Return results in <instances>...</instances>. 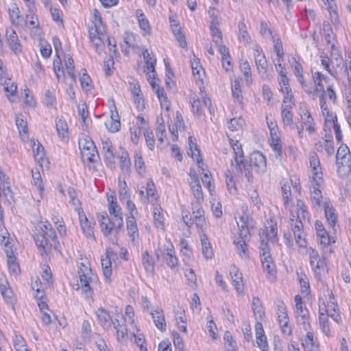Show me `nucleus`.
Returning a JSON list of instances; mask_svg holds the SVG:
<instances>
[{
  "label": "nucleus",
  "instance_id": "41",
  "mask_svg": "<svg viewBox=\"0 0 351 351\" xmlns=\"http://www.w3.org/2000/svg\"><path fill=\"white\" fill-rule=\"evenodd\" d=\"M136 36L132 32H125L124 34V43L126 45V48H124V46H122V51L124 53H128V48L132 47L136 48L138 47V42L136 40Z\"/></svg>",
  "mask_w": 351,
  "mask_h": 351
},
{
  "label": "nucleus",
  "instance_id": "21",
  "mask_svg": "<svg viewBox=\"0 0 351 351\" xmlns=\"http://www.w3.org/2000/svg\"><path fill=\"white\" fill-rule=\"evenodd\" d=\"M0 81L3 86L5 92L7 93V97L9 101L10 102H14V99H12V97H14L16 93V84L12 82L11 79L8 77L7 74H5V75L0 76Z\"/></svg>",
  "mask_w": 351,
  "mask_h": 351
},
{
  "label": "nucleus",
  "instance_id": "38",
  "mask_svg": "<svg viewBox=\"0 0 351 351\" xmlns=\"http://www.w3.org/2000/svg\"><path fill=\"white\" fill-rule=\"evenodd\" d=\"M118 193L119 200L123 204L125 203V201L131 198L130 190L125 180H121L120 178H119L118 182Z\"/></svg>",
  "mask_w": 351,
  "mask_h": 351
},
{
  "label": "nucleus",
  "instance_id": "46",
  "mask_svg": "<svg viewBox=\"0 0 351 351\" xmlns=\"http://www.w3.org/2000/svg\"><path fill=\"white\" fill-rule=\"evenodd\" d=\"M142 264L147 273L154 274V261L148 251H145L142 253Z\"/></svg>",
  "mask_w": 351,
  "mask_h": 351
},
{
  "label": "nucleus",
  "instance_id": "24",
  "mask_svg": "<svg viewBox=\"0 0 351 351\" xmlns=\"http://www.w3.org/2000/svg\"><path fill=\"white\" fill-rule=\"evenodd\" d=\"M204 214V211L198 202L192 204V215L195 219L196 226L200 229H202L206 224Z\"/></svg>",
  "mask_w": 351,
  "mask_h": 351
},
{
  "label": "nucleus",
  "instance_id": "27",
  "mask_svg": "<svg viewBox=\"0 0 351 351\" xmlns=\"http://www.w3.org/2000/svg\"><path fill=\"white\" fill-rule=\"evenodd\" d=\"M289 62L298 82L302 87H304L305 80L303 76V69L301 64L296 60L295 57L289 58Z\"/></svg>",
  "mask_w": 351,
  "mask_h": 351
},
{
  "label": "nucleus",
  "instance_id": "18",
  "mask_svg": "<svg viewBox=\"0 0 351 351\" xmlns=\"http://www.w3.org/2000/svg\"><path fill=\"white\" fill-rule=\"evenodd\" d=\"M164 248L167 265L171 269L177 268L178 267V260L176 256L172 243L169 240H167V243L164 245Z\"/></svg>",
  "mask_w": 351,
  "mask_h": 351
},
{
  "label": "nucleus",
  "instance_id": "15",
  "mask_svg": "<svg viewBox=\"0 0 351 351\" xmlns=\"http://www.w3.org/2000/svg\"><path fill=\"white\" fill-rule=\"evenodd\" d=\"M6 40L11 51L16 55L22 52V46L16 32L12 29H7Z\"/></svg>",
  "mask_w": 351,
  "mask_h": 351
},
{
  "label": "nucleus",
  "instance_id": "63",
  "mask_svg": "<svg viewBox=\"0 0 351 351\" xmlns=\"http://www.w3.org/2000/svg\"><path fill=\"white\" fill-rule=\"evenodd\" d=\"M16 257L10 256L8 259H7L8 267L9 271L11 274L17 276L20 274V268L19 263L16 261Z\"/></svg>",
  "mask_w": 351,
  "mask_h": 351
},
{
  "label": "nucleus",
  "instance_id": "61",
  "mask_svg": "<svg viewBox=\"0 0 351 351\" xmlns=\"http://www.w3.org/2000/svg\"><path fill=\"white\" fill-rule=\"evenodd\" d=\"M218 25H210V30L213 38V42L215 45L222 43V34L221 31L217 28Z\"/></svg>",
  "mask_w": 351,
  "mask_h": 351
},
{
  "label": "nucleus",
  "instance_id": "14",
  "mask_svg": "<svg viewBox=\"0 0 351 351\" xmlns=\"http://www.w3.org/2000/svg\"><path fill=\"white\" fill-rule=\"evenodd\" d=\"M319 105L322 116L324 118L326 126L330 129V125H334V123L337 121V117L330 110L326 105V99L324 98V96H319Z\"/></svg>",
  "mask_w": 351,
  "mask_h": 351
},
{
  "label": "nucleus",
  "instance_id": "34",
  "mask_svg": "<svg viewBox=\"0 0 351 351\" xmlns=\"http://www.w3.org/2000/svg\"><path fill=\"white\" fill-rule=\"evenodd\" d=\"M241 80L239 77H235L232 80L231 82V90L232 97L234 102H237L239 104H243V96L241 86Z\"/></svg>",
  "mask_w": 351,
  "mask_h": 351
},
{
  "label": "nucleus",
  "instance_id": "23",
  "mask_svg": "<svg viewBox=\"0 0 351 351\" xmlns=\"http://www.w3.org/2000/svg\"><path fill=\"white\" fill-rule=\"evenodd\" d=\"M191 176V182H190V186L191 189L192 191L193 195L194 197L196 199L197 202L198 203H200L201 202H203L204 200V195L203 192L202 190V186L199 183V179L197 176L194 174H190Z\"/></svg>",
  "mask_w": 351,
  "mask_h": 351
},
{
  "label": "nucleus",
  "instance_id": "54",
  "mask_svg": "<svg viewBox=\"0 0 351 351\" xmlns=\"http://www.w3.org/2000/svg\"><path fill=\"white\" fill-rule=\"evenodd\" d=\"M64 64L67 71L68 75L73 81L76 80V75L75 73V65L73 58L69 56H64Z\"/></svg>",
  "mask_w": 351,
  "mask_h": 351
},
{
  "label": "nucleus",
  "instance_id": "30",
  "mask_svg": "<svg viewBox=\"0 0 351 351\" xmlns=\"http://www.w3.org/2000/svg\"><path fill=\"white\" fill-rule=\"evenodd\" d=\"M256 343L258 347L262 351H268L269 346L267 341V338L264 334V330L261 323H257L256 324Z\"/></svg>",
  "mask_w": 351,
  "mask_h": 351
},
{
  "label": "nucleus",
  "instance_id": "5",
  "mask_svg": "<svg viewBox=\"0 0 351 351\" xmlns=\"http://www.w3.org/2000/svg\"><path fill=\"white\" fill-rule=\"evenodd\" d=\"M98 221L102 233L106 237H110L112 233L118 234L123 226L117 225V220L110 218L106 213H102L98 216Z\"/></svg>",
  "mask_w": 351,
  "mask_h": 351
},
{
  "label": "nucleus",
  "instance_id": "10",
  "mask_svg": "<svg viewBox=\"0 0 351 351\" xmlns=\"http://www.w3.org/2000/svg\"><path fill=\"white\" fill-rule=\"evenodd\" d=\"M117 258V254L110 247L106 250V256L101 260L103 274L105 280L110 282L112 275L111 260Z\"/></svg>",
  "mask_w": 351,
  "mask_h": 351
},
{
  "label": "nucleus",
  "instance_id": "4",
  "mask_svg": "<svg viewBox=\"0 0 351 351\" xmlns=\"http://www.w3.org/2000/svg\"><path fill=\"white\" fill-rule=\"evenodd\" d=\"M259 248L263 270L267 272L269 279L273 281L276 278V266L271 258L269 245L261 239Z\"/></svg>",
  "mask_w": 351,
  "mask_h": 351
},
{
  "label": "nucleus",
  "instance_id": "31",
  "mask_svg": "<svg viewBox=\"0 0 351 351\" xmlns=\"http://www.w3.org/2000/svg\"><path fill=\"white\" fill-rule=\"evenodd\" d=\"M270 136V145L276 152V157H280L282 155V145L278 128H273V129H271Z\"/></svg>",
  "mask_w": 351,
  "mask_h": 351
},
{
  "label": "nucleus",
  "instance_id": "11",
  "mask_svg": "<svg viewBox=\"0 0 351 351\" xmlns=\"http://www.w3.org/2000/svg\"><path fill=\"white\" fill-rule=\"evenodd\" d=\"M254 56L258 73L263 77L267 72V61L261 47L255 46L254 48Z\"/></svg>",
  "mask_w": 351,
  "mask_h": 351
},
{
  "label": "nucleus",
  "instance_id": "42",
  "mask_svg": "<svg viewBox=\"0 0 351 351\" xmlns=\"http://www.w3.org/2000/svg\"><path fill=\"white\" fill-rule=\"evenodd\" d=\"M56 128L60 138L63 139L68 137V125L62 117L56 118Z\"/></svg>",
  "mask_w": 351,
  "mask_h": 351
},
{
  "label": "nucleus",
  "instance_id": "16",
  "mask_svg": "<svg viewBox=\"0 0 351 351\" xmlns=\"http://www.w3.org/2000/svg\"><path fill=\"white\" fill-rule=\"evenodd\" d=\"M237 225L239 230V237L243 239H248L250 236V229L253 227L252 219L245 214L239 217L237 221Z\"/></svg>",
  "mask_w": 351,
  "mask_h": 351
},
{
  "label": "nucleus",
  "instance_id": "37",
  "mask_svg": "<svg viewBox=\"0 0 351 351\" xmlns=\"http://www.w3.org/2000/svg\"><path fill=\"white\" fill-rule=\"evenodd\" d=\"M324 212L325 217L328 221L329 226H330L334 230L337 222V217L335 214V209L329 202H326L324 204Z\"/></svg>",
  "mask_w": 351,
  "mask_h": 351
},
{
  "label": "nucleus",
  "instance_id": "45",
  "mask_svg": "<svg viewBox=\"0 0 351 351\" xmlns=\"http://www.w3.org/2000/svg\"><path fill=\"white\" fill-rule=\"evenodd\" d=\"M317 242L326 247V250H328L329 253H332V250L330 247H328V245L331 243H334L335 241L329 236L327 231L323 230L319 233H317Z\"/></svg>",
  "mask_w": 351,
  "mask_h": 351
},
{
  "label": "nucleus",
  "instance_id": "62",
  "mask_svg": "<svg viewBox=\"0 0 351 351\" xmlns=\"http://www.w3.org/2000/svg\"><path fill=\"white\" fill-rule=\"evenodd\" d=\"M157 122H158V125L156 130V136L158 138V140L160 143H162L164 141V138L166 136V130H165V126L164 124L163 119L162 117L158 118Z\"/></svg>",
  "mask_w": 351,
  "mask_h": 351
},
{
  "label": "nucleus",
  "instance_id": "9",
  "mask_svg": "<svg viewBox=\"0 0 351 351\" xmlns=\"http://www.w3.org/2000/svg\"><path fill=\"white\" fill-rule=\"evenodd\" d=\"M310 167L311 168L312 180L316 184H323V173L320 167V162L315 153H312L309 156Z\"/></svg>",
  "mask_w": 351,
  "mask_h": 351
},
{
  "label": "nucleus",
  "instance_id": "56",
  "mask_svg": "<svg viewBox=\"0 0 351 351\" xmlns=\"http://www.w3.org/2000/svg\"><path fill=\"white\" fill-rule=\"evenodd\" d=\"M134 166L136 172L141 176H143L145 173V165L143 157L139 153H136L134 155Z\"/></svg>",
  "mask_w": 351,
  "mask_h": 351
},
{
  "label": "nucleus",
  "instance_id": "49",
  "mask_svg": "<svg viewBox=\"0 0 351 351\" xmlns=\"http://www.w3.org/2000/svg\"><path fill=\"white\" fill-rule=\"evenodd\" d=\"M322 184H316L315 182L311 180V198L313 200V203L316 205L319 206L321 202V199L322 198V193L319 189V187L321 186Z\"/></svg>",
  "mask_w": 351,
  "mask_h": 351
},
{
  "label": "nucleus",
  "instance_id": "2",
  "mask_svg": "<svg viewBox=\"0 0 351 351\" xmlns=\"http://www.w3.org/2000/svg\"><path fill=\"white\" fill-rule=\"evenodd\" d=\"M230 143L234 152V160L231 161L232 171L237 173H244L249 182H252L253 176L252 173V167L247 164L243 155L241 145L238 141L230 138Z\"/></svg>",
  "mask_w": 351,
  "mask_h": 351
},
{
  "label": "nucleus",
  "instance_id": "51",
  "mask_svg": "<svg viewBox=\"0 0 351 351\" xmlns=\"http://www.w3.org/2000/svg\"><path fill=\"white\" fill-rule=\"evenodd\" d=\"M120 167L123 172L129 174L131 171V162L129 154L126 151L121 152L120 156Z\"/></svg>",
  "mask_w": 351,
  "mask_h": 351
},
{
  "label": "nucleus",
  "instance_id": "22",
  "mask_svg": "<svg viewBox=\"0 0 351 351\" xmlns=\"http://www.w3.org/2000/svg\"><path fill=\"white\" fill-rule=\"evenodd\" d=\"M233 285L239 294H243L244 291V285L243 282V275L239 269L236 267H232L230 269Z\"/></svg>",
  "mask_w": 351,
  "mask_h": 351
},
{
  "label": "nucleus",
  "instance_id": "26",
  "mask_svg": "<svg viewBox=\"0 0 351 351\" xmlns=\"http://www.w3.org/2000/svg\"><path fill=\"white\" fill-rule=\"evenodd\" d=\"M277 232L276 224L271 223L269 226L266 228V232L263 230L262 232H259L260 240L263 239L267 243L268 241L272 243H276L278 241Z\"/></svg>",
  "mask_w": 351,
  "mask_h": 351
},
{
  "label": "nucleus",
  "instance_id": "7",
  "mask_svg": "<svg viewBox=\"0 0 351 351\" xmlns=\"http://www.w3.org/2000/svg\"><path fill=\"white\" fill-rule=\"evenodd\" d=\"M276 306L278 321L282 332L286 336H290L292 330L289 324L286 305L282 301H279Z\"/></svg>",
  "mask_w": 351,
  "mask_h": 351
},
{
  "label": "nucleus",
  "instance_id": "33",
  "mask_svg": "<svg viewBox=\"0 0 351 351\" xmlns=\"http://www.w3.org/2000/svg\"><path fill=\"white\" fill-rule=\"evenodd\" d=\"M128 234L132 242L138 238L139 233L135 217H128L126 221Z\"/></svg>",
  "mask_w": 351,
  "mask_h": 351
},
{
  "label": "nucleus",
  "instance_id": "6",
  "mask_svg": "<svg viewBox=\"0 0 351 351\" xmlns=\"http://www.w3.org/2000/svg\"><path fill=\"white\" fill-rule=\"evenodd\" d=\"M83 160L88 162H96L99 158L98 152L91 140L84 139L79 143Z\"/></svg>",
  "mask_w": 351,
  "mask_h": 351
},
{
  "label": "nucleus",
  "instance_id": "13",
  "mask_svg": "<svg viewBox=\"0 0 351 351\" xmlns=\"http://www.w3.org/2000/svg\"><path fill=\"white\" fill-rule=\"evenodd\" d=\"M112 324L116 330L117 339L122 342L128 338V328L126 326V318L122 315H117V317L112 322Z\"/></svg>",
  "mask_w": 351,
  "mask_h": 351
},
{
  "label": "nucleus",
  "instance_id": "53",
  "mask_svg": "<svg viewBox=\"0 0 351 351\" xmlns=\"http://www.w3.org/2000/svg\"><path fill=\"white\" fill-rule=\"evenodd\" d=\"M154 220L155 226L157 228L164 229L165 228V218L162 209L159 206H156L153 211Z\"/></svg>",
  "mask_w": 351,
  "mask_h": 351
},
{
  "label": "nucleus",
  "instance_id": "17",
  "mask_svg": "<svg viewBox=\"0 0 351 351\" xmlns=\"http://www.w3.org/2000/svg\"><path fill=\"white\" fill-rule=\"evenodd\" d=\"M250 162V166L254 167L257 173H262L266 171V158L261 152H254L251 155Z\"/></svg>",
  "mask_w": 351,
  "mask_h": 351
},
{
  "label": "nucleus",
  "instance_id": "19",
  "mask_svg": "<svg viewBox=\"0 0 351 351\" xmlns=\"http://www.w3.org/2000/svg\"><path fill=\"white\" fill-rule=\"evenodd\" d=\"M300 119L302 123L306 126V130L310 133L315 132L313 119L305 105H301L299 108Z\"/></svg>",
  "mask_w": 351,
  "mask_h": 351
},
{
  "label": "nucleus",
  "instance_id": "64",
  "mask_svg": "<svg viewBox=\"0 0 351 351\" xmlns=\"http://www.w3.org/2000/svg\"><path fill=\"white\" fill-rule=\"evenodd\" d=\"M12 342L16 351H20V350L27 348L25 341L23 337L16 333H14L12 338Z\"/></svg>",
  "mask_w": 351,
  "mask_h": 351
},
{
  "label": "nucleus",
  "instance_id": "58",
  "mask_svg": "<svg viewBox=\"0 0 351 351\" xmlns=\"http://www.w3.org/2000/svg\"><path fill=\"white\" fill-rule=\"evenodd\" d=\"M302 346L307 351H316V346L313 339V335L311 332H307L306 335L302 342Z\"/></svg>",
  "mask_w": 351,
  "mask_h": 351
},
{
  "label": "nucleus",
  "instance_id": "55",
  "mask_svg": "<svg viewBox=\"0 0 351 351\" xmlns=\"http://www.w3.org/2000/svg\"><path fill=\"white\" fill-rule=\"evenodd\" d=\"M156 94L160 100L161 108L169 111L170 110L171 104L170 101L168 100L167 97L165 95V90L163 88L158 86L156 90Z\"/></svg>",
  "mask_w": 351,
  "mask_h": 351
},
{
  "label": "nucleus",
  "instance_id": "43",
  "mask_svg": "<svg viewBox=\"0 0 351 351\" xmlns=\"http://www.w3.org/2000/svg\"><path fill=\"white\" fill-rule=\"evenodd\" d=\"M247 239H243L239 237L234 240V243L239 256L242 258L247 259L249 258V254L246 246V240Z\"/></svg>",
  "mask_w": 351,
  "mask_h": 351
},
{
  "label": "nucleus",
  "instance_id": "60",
  "mask_svg": "<svg viewBox=\"0 0 351 351\" xmlns=\"http://www.w3.org/2000/svg\"><path fill=\"white\" fill-rule=\"evenodd\" d=\"M252 308L256 316H258L260 319H262L264 315V311H263V306L260 299L258 297H253L252 302Z\"/></svg>",
  "mask_w": 351,
  "mask_h": 351
},
{
  "label": "nucleus",
  "instance_id": "52",
  "mask_svg": "<svg viewBox=\"0 0 351 351\" xmlns=\"http://www.w3.org/2000/svg\"><path fill=\"white\" fill-rule=\"evenodd\" d=\"M238 38L239 40L245 44L249 43L250 40V36L247 32L246 25L243 21H240L238 23Z\"/></svg>",
  "mask_w": 351,
  "mask_h": 351
},
{
  "label": "nucleus",
  "instance_id": "8",
  "mask_svg": "<svg viewBox=\"0 0 351 351\" xmlns=\"http://www.w3.org/2000/svg\"><path fill=\"white\" fill-rule=\"evenodd\" d=\"M108 208L111 218L117 220V225L123 223V211L121 207L118 204L114 192L107 195Z\"/></svg>",
  "mask_w": 351,
  "mask_h": 351
},
{
  "label": "nucleus",
  "instance_id": "40",
  "mask_svg": "<svg viewBox=\"0 0 351 351\" xmlns=\"http://www.w3.org/2000/svg\"><path fill=\"white\" fill-rule=\"evenodd\" d=\"M16 125L18 128L19 135L22 140L27 141L29 138L28 127L26 120L23 117H17L16 118Z\"/></svg>",
  "mask_w": 351,
  "mask_h": 351
},
{
  "label": "nucleus",
  "instance_id": "47",
  "mask_svg": "<svg viewBox=\"0 0 351 351\" xmlns=\"http://www.w3.org/2000/svg\"><path fill=\"white\" fill-rule=\"evenodd\" d=\"M143 58L146 64V71L147 73H156L155 71V65L156 63V59L152 56H151V54L148 51L147 49H145L143 52Z\"/></svg>",
  "mask_w": 351,
  "mask_h": 351
},
{
  "label": "nucleus",
  "instance_id": "29",
  "mask_svg": "<svg viewBox=\"0 0 351 351\" xmlns=\"http://www.w3.org/2000/svg\"><path fill=\"white\" fill-rule=\"evenodd\" d=\"M296 317L298 322L302 325L305 330H308L310 327L309 314L308 310L303 306L296 307Z\"/></svg>",
  "mask_w": 351,
  "mask_h": 351
},
{
  "label": "nucleus",
  "instance_id": "57",
  "mask_svg": "<svg viewBox=\"0 0 351 351\" xmlns=\"http://www.w3.org/2000/svg\"><path fill=\"white\" fill-rule=\"evenodd\" d=\"M138 21L139 27L143 31V34L144 36L149 35L151 34V27L148 20L143 13L138 16Z\"/></svg>",
  "mask_w": 351,
  "mask_h": 351
},
{
  "label": "nucleus",
  "instance_id": "20",
  "mask_svg": "<svg viewBox=\"0 0 351 351\" xmlns=\"http://www.w3.org/2000/svg\"><path fill=\"white\" fill-rule=\"evenodd\" d=\"M110 120L106 125L109 131L111 132H118L121 128V122L119 120L118 112L116 110V106L114 101H112V104L110 106Z\"/></svg>",
  "mask_w": 351,
  "mask_h": 351
},
{
  "label": "nucleus",
  "instance_id": "25",
  "mask_svg": "<svg viewBox=\"0 0 351 351\" xmlns=\"http://www.w3.org/2000/svg\"><path fill=\"white\" fill-rule=\"evenodd\" d=\"M329 300L327 302V306L325 310L326 315L330 317L336 322H339L341 320V316L337 312V304L336 300L332 296V293L328 292Z\"/></svg>",
  "mask_w": 351,
  "mask_h": 351
},
{
  "label": "nucleus",
  "instance_id": "12",
  "mask_svg": "<svg viewBox=\"0 0 351 351\" xmlns=\"http://www.w3.org/2000/svg\"><path fill=\"white\" fill-rule=\"evenodd\" d=\"M294 105L293 98L290 96L284 97L282 104L281 106V115L284 124L290 125L293 123V114L291 109Z\"/></svg>",
  "mask_w": 351,
  "mask_h": 351
},
{
  "label": "nucleus",
  "instance_id": "35",
  "mask_svg": "<svg viewBox=\"0 0 351 351\" xmlns=\"http://www.w3.org/2000/svg\"><path fill=\"white\" fill-rule=\"evenodd\" d=\"M155 326L162 332L166 330V322L162 310H155L150 312Z\"/></svg>",
  "mask_w": 351,
  "mask_h": 351
},
{
  "label": "nucleus",
  "instance_id": "44",
  "mask_svg": "<svg viewBox=\"0 0 351 351\" xmlns=\"http://www.w3.org/2000/svg\"><path fill=\"white\" fill-rule=\"evenodd\" d=\"M202 252L206 259L213 257V252L207 236L205 234L201 235Z\"/></svg>",
  "mask_w": 351,
  "mask_h": 351
},
{
  "label": "nucleus",
  "instance_id": "3",
  "mask_svg": "<svg viewBox=\"0 0 351 351\" xmlns=\"http://www.w3.org/2000/svg\"><path fill=\"white\" fill-rule=\"evenodd\" d=\"M77 272L80 282V289L82 292L91 295L92 290L99 282L97 276L93 274L88 263H81L78 267Z\"/></svg>",
  "mask_w": 351,
  "mask_h": 351
},
{
  "label": "nucleus",
  "instance_id": "59",
  "mask_svg": "<svg viewBox=\"0 0 351 351\" xmlns=\"http://www.w3.org/2000/svg\"><path fill=\"white\" fill-rule=\"evenodd\" d=\"M329 316L326 315L324 313L321 312L319 311V322L320 328L322 330V332L326 335H329L330 334V327L328 324V317Z\"/></svg>",
  "mask_w": 351,
  "mask_h": 351
},
{
  "label": "nucleus",
  "instance_id": "48",
  "mask_svg": "<svg viewBox=\"0 0 351 351\" xmlns=\"http://www.w3.org/2000/svg\"><path fill=\"white\" fill-rule=\"evenodd\" d=\"M145 190L148 197V204L157 199L158 195L156 194V186L152 179L147 181Z\"/></svg>",
  "mask_w": 351,
  "mask_h": 351
},
{
  "label": "nucleus",
  "instance_id": "39",
  "mask_svg": "<svg viewBox=\"0 0 351 351\" xmlns=\"http://www.w3.org/2000/svg\"><path fill=\"white\" fill-rule=\"evenodd\" d=\"M308 254L311 267L315 272H317V270L319 269L322 266V263L319 254L316 250L311 247L308 250Z\"/></svg>",
  "mask_w": 351,
  "mask_h": 351
},
{
  "label": "nucleus",
  "instance_id": "32",
  "mask_svg": "<svg viewBox=\"0 0 351 351\" xmlns=\"http://www.w3.org/2000/svg\"><path fill=\"white\" fill-rule=\"evenodd\" d=\"M313 80L315 85V91L321 93L319 96L325 98V87L323 82L328 83V79L321 72L317 71L313 73Z\"/></svg>",
  "mask_w": 351,
  "mask_h": 351
},
{
  "label": "nucleus",
  "instance_id": "1",
  "mask_svg": "<svg viewBox=\"0 0 351 351\" xmlns=\"http://www.w3.org/2000/svg\"><path fill=\"white\" fill-rule=\"evenodd\" d=\"M282 199L285 206L289 208L290 212V225L291 226L292 232L293 233L295 243L299 247H305L306 241L305 235L303 232V223L302 219L305 220L306 218L308 219V212L304 203L298 199L296 206H291L289 207V202L291 200V188L288 184H284L282 186Z\"/></svg>",
  "mask_w": 351,
  "mask_h": 351
},
{
  "label": "nucleus",
  "instance_id": "50",
  "mask_svg": "<svg viewBox=\"0 0 351 351\" xmlns=\"http://www.w3.org/2000/svg\"><path fill=\"white\" fill-rule=\"evenodd\" d=\"M278 84L280 88V91L284 95V97L290 96V98H293V93L289 85V78L287 77H278Z\"/></svg>",
  "mask_w": 351,
  "mask_h": 351
},
{
  "label": "nucleus",
  "instance_id": "36",
  "mask_svg": "<svg viewBox=\"0 0 351 351\" xmlns=\"http://www.w3.org/2000/svg\"><path fill=\"white\" fill-rule=\"evenodd\" d=\"M96 314L97 320L102 327L109 328L111 326V324L113 321L109 313L106 309L103 307H100L97 309Z\"/></svg>",
  "mask_w": 351,
  "mask_h": 351
},
{
  "label": "nucleus",
  "instance_id": "28",
  "mask_svg": "<svg viewBox=\"0 0 351 351\" xmlns=\"http://www.w3.org/2000/svg\"><path fill=\"white\" fill-rule=\"evenodd\" d=\"M337 172L341 176L348 175L351 172V155L336 160Z\"/></svg>",
  "mask_w": 351,
  "mask_h": 351
}]
</instances>
